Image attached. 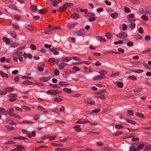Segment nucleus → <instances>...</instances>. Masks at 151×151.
I'll return each instance as SVG.
<instances>
[{
  "instance_id": "aec40b11",
  "label": "nucleus",
  "mask_w": 151,
  "mask_h": 151,
  "mask_svg": "<svg viewBox=\"0 0 151 151\" xmlns=\"http://www.w3.org/2000/svg\"><path fill=\"white\" fill-rule=\"evenodd\" d=\"M80 120V124H84L89 122V121L84 119H81Z\"/></svg>"
},
{
  "instance_id": "1a4fd4ad",
  "label": "nucleus",
  "mask_w": 151,
  "mask_h": 151,
  "mask_svg": "<svg viewBox=\"0 0 151 151\" xmlns=\"http://www.w3.org/2000/svg\"><path fill=\"white\" fill-rule=\"evenodd\" d=\"M67 65V64L64 63H61L59 64L58 65V68L60 69H63L64 67Z\"/></svg>"
},
{
  "instance_id": "4c0bfd02",
  "label": "nucleus",
  "mask_w": 151,
  "mask_h": 151,
  "mask_svg": "<svg viewBox=\"0 0 151 151\" xmlns=\"http://www.w3.org/2000/svg\"><path fill=\"white\" fill-rule=\"evenodd\" d=\"M105 36L107 39H110L112 37V35L109 33H107L105 35Z\"/></svg>"
},
{
  "instance_id": "c85d7f7f",
  "label": "nucleus",
  "mask_w": 151,
  "mask_h": 151,
  "mask_svg": "<svg viewBox=\"0 0 151 151\" xmlns=\"http://www.w3.org/2000/svg\"><path fill=\"white\" fill-rule=\"evenodd\" d=\"M14 111V109L12 108H9V112L8 113V114L10 116H12L13 114L14 113L13 112Z\"/></svg>"
},
{
  "instance_id": "a19ab883",
  "label": "nucleus",
  "mask_w": 151,
  "mask_h": 151,
  "mask_svg": "<svg viewBox=\"0 0 151 151\" xmlns=\"http://www.w3.org/2000/svg\"><path fill=\"white\" fill-rule=\"evenodd\" d=\"M8 96L10 97H17V95L15 93H10Z\"/></svg>"
},
{
  "instance_id": "c756f323",
  "label": "nucleus",
  "mask_w": 151,
  "mask_h": 151,
  "mask_svg": "<svg viewBox=\"0 0 151 151\" xmlns=\"http://www.w3.org/2000/svg\"><path fill=\"white\" fill-rule=\"evenodd\" d=\"M123 134V132L121 131H117L116 132H114L113 133V134L115 136H117L120 134Z\"/></svg>"
},
{
  "instance_id": "a878e982",
  "label": "nucleus",
  "mask_w": 151,
  "mask_h": 151,
  "mask_svg": "<svg viewBox=\"0 0 151 151\" xmlns=\"http://www.w3.org/2000/svg\"><path fill=\"white\" fill-rule=\"evenodd\" d=\"M144 151H151V144L148 145L146 146Z\"/></svg>"
},
{
  "instance_id": "412c9836",
  "label": "nucleus",
  "mask_w": 151,
  "mask_h": 151,
  "mask_svg": "<svg viewBox=\"0 0 151 151\" xmlns=\"http://www.w3.org/2000/svg\"><path fill=\"white\" fill-rule=\"evenodd\" d=\"M128 78L133 81H136L137 80V77L134 75L129 76H128Z\"/></svg>"
},
{
  "instance_id": "4d7b16f0",
  "label": "nucleus",
  "mask_w": 151,
  "mask_h": 151,
  "mask_svg": "<svg viewBox=\"0 0 151 151\" xmlns=\"http://www.w3.org/2000/svg\"><path fill=\"white\" fill-rule=\"evenodd\" d=\"M22 78L24 79H27L31 80L32 78L27 76H24L22 77Z\"/></svg>"
},
{
  "instance_id": "338daca9",
  "label": "nucleus",
  "mask_w": 151,
  "mask_h": 151,
  "mask_svg": "<svg viewBox=\"0 0 151 151\" xmlns=\"http://www.w3.org/2000/svg\"><path fill=\"white\" fill-rule=\"evenodd\" d=\"M30 47L32 50H35L36 49V46L32 44L30 45Z\"/></svg>"
},
{
  "instance_id": "ddd939ff",
  "label": "nucleus",
  "mask_w": 151,
  "mask_h": 151,
  "mask_svg": "<svg viewBox=\"0 0 151 151\" xmlns=\"http://www.w3.org/2000/svg\"><path fill=\"white\" fill-rule=\"evenodd\" d=\"M37 109L39 110L43 111V112L45 113H47L48 112V111L46 109H45L43 107H42L41 106H39L38 107Z\"/></svg>"
},
{
  "instance_id": "2eb2a0df",
  "label": "nucleus",
  "mask_w": 151,
  "mask_h": 151,
  "mask_svg": "<svg viewBox=\"0 0 151 151\" xmlns=\"http://www.w3.org/2000/svg\"><path fill=\"white\" fill-rule=\"evenodd\" d=\"M99 73L101 75V76H103L104 78H105V76L106 74V71L104 70H101L99 72Z\"/></svg>"
},
{
  "instance_id": "49530a36",
  "label": "nucleus",
  "mask_w": 151,
  "mask_h": 151,
  "mask_svg": "<svg viewBox=\"0 0 151 151\" xmlns=\"http://www.w3.org/2000/svg\"><path fill=\"white\" fill-rule=\"evenodd\" d=\"M18 119H20L21 117L17 114L14 113L13 114L12 116Z\"/></svg>"
},
{
  "instance_id": "7ed1b4c3",
  "label": "nucleus",
  "mask_w": 151,
  "mask_h": 151,
  "mask_svg": "<svg viewBox=\"0 0 151 151\" xmlns=\"http://www.w3.org/2000/svg\"><path fill=\"white\" fill-rule=\"evenodd\" d=\"M76 34L78 36H83L85 35V32L84 29H81L79 31H77Z\"/></svg>"
},
{
  "instance_id": "f257e3e1",
  "label": "nucleus",
  "mask_w": 151,
  "mask_h": 151,
  "mask_svg": "<svg viewBox=\"0 0 151 151\" xmlns=\"http://www.w3.org/2000/svg\"><path fill=\"white\" fill-rule=\"evenodd\" d=\"M116 36L121 39H125L127 37V34L124 32H122L116 35Z\"/></svg>"
},
{
  "instance_id": "37998d69",
  "label": "nucleus",
  "mask_w": 151,
  "mask_h": 151,
  "mask_svg": "<svg viewBox=\"0 0 151 151\" xmlns=\"http://www.w3.org/2000/svg\"><path fill=\"white\" fill-rule=\"evenodd\" d=\"M4 90L6 91L11 92L13 90V88L12 87H7L4 88Z\"/></svg>"
},
{
  "instance_id": "79ce46f5",
  "label": "nucleus",
  "mask_w": 151,
  "mask_h": 151,
  "mask_svg": "<svg viewBox=\"0 0 151 151\" xmlns=\"http://www.w3.org/2000/svg\"><path fill=\"white\" fill-rule=\"evenodd\" d=\"M63 91L65 92L68 93H70L71 92V90L70 89L65 88L63 89Z\"/></svg>"
},
{
  "instance_id": "4be33fe9",
  "label": "nucleus",
  "mask_w": 151,
  "mask_h": 151,
  "mask_svg": "<svg viewBox=\"0 0 151 151\" xmlns=\"http://www.w3.org/2000/svg\"><path fill=\"white\" fill-rule=\"evenodd\" d=\"M3 41L4 42H5L7 44H9L10 43V41L9 40L5 37H3Z\"/></svg>"
},
{
  "instance_id": "423d86ee",
  "label": "nucleus",
  "mask_w": 151,
  "mask_h": 151,
  "mask_svg": "<svg viewBox=\"0 0 151 151\" xmlns=\"http://www.w3.org/2000/svg\"><path fill=\"white\" fill-rule=\"evenodd\" d=\"M8 112L3 108L0 107V114L2 115H7Z\"/></svg>"
},
{
  "instance_id": "8fccbe9b",
  "label": "nucleus",
  "mask_w": 151,
  "mask_h": 151,
  "mask_svg": "<svg viewBox=\"0 0 151 151\" xmlns=\"http://www.w3.org/2000/svg\"><path fill=\"white\" fill-rule=\"evenodd\" d=\"M115 127L117 129H119L123 128V126L120 124H118L115 126Z\"/></svg>"
},
{
  "instance_id": "e433bc0d",
  "label": "nucleus",
  "mask_w": 151,
  "mask_h": 151,
  "mask_svg": "<svg viewBox=\"0 0 151 151\" xmlns=\"http://www.w3.org/2000/svg\"><path fill=\"white\" fill-rule=\"evenodd\" d=\"M123 43V41L122 40H120L114 42V44L115 45L118 44H122Z\"/></svg>"
},
{
  "instance_id": "4468645a",
  "label": "nucleus",
  "mask_w": 151,
  "mask_h": 151,
  "mask_svg": "<svg viewBox=\"0 0 151 151\" xmlns=\"http://www.w3.org/2000/svg\"><path fill=\"white\" fill-rule=\"evenodd\" d=\"M73 129L77 132H80L81 129L80 128V126L79 125H76L73 127Z\"/></svg>"
},
{
  "instance_id": "7c9ffc66",
  "label": "nucleus",
  "mask_w": 151,
  "mask_h": 151,
  "mask_svg": "<svg viewBox=\"0 0 151 151\" xmlns=\"http://www.w3.org/2000/svg\"><path fill=\"white\" fill-rule=\"evenodd\" d=\"M130 151H140L137 150V149L134 146H131L129 148Z\"/></svg>"
},
{
  "instance_id": "680f3d73",
  "label": "nucleus",
  "mask_w": 151,
  "mask_h": 151,
  "mask_svg": "<svg viewBox=\"0 0 151 151\" xmlns=\"http://www.w3.org/2000/svg\"><path fill=\"white\" fill-rule=\"evenodd\" d=\"M144 144H141L138 146L137 148L138 149L140 150L144 147Z\"/></svg>"
},
{
  "instance_id": "5fc2aeb1",
  "label": "nucleus",
  "mask_w": 151,
  "mask_h": 151,
  "mask_svg": "<svg viewBox=\"0 0 151 151\" xmlns=\"http://www.w3.org/2000/svg\"><path fill=\"white\" fill-rule=\"evenodd\" d=\"M31 9L33 12H35L37 9V7L36 6H32L31 7Z\"/></svg>"
},
{
  "instance_id": "f8f14e48",
  "label": "nucleus",
  "mask_w": 151,
  "mask_h": 151,
  "mask_svg": "<svg viewBox=\"0 0 151 151\" xmlns=\"http://www.w3.org/2000/svg\"><path fill=\"white\" fill-rule=\"evenodd\" d=\"M49 1L52 5L55 6H56L58 3V2L57 1L55 0H49Z\"/></svg>"
},
{
  "instance_id": "20e7f679",
  "label": "nucleus",
  "mask_w": 151,
  "mask_h": 151,
  "mask_svg": "<svg viewBox=\"0 0 151 151\" xmlns=\"http://www.w3.org/2000/svg\"><path fill=\"white\" fill-rule=\"evenodd\" d=\"M128 21L129 22L131 23L129 25V26L130 27V28L131 29H134L135 27L136 24L134 23H131V22H134L136 21V20L134 19L133 20L129 19L128 20Z\"/></svg>"
},
{
  "instance_id": "6ab92c4d",
  "label": "nucleus",
  "mask_w": 151,
  "mask_h": 151,
  "mask_svg": "<svg viewBox=\"0 0 151 151\" xmlns=\"http://www.w3.org/2000/svg\"><path fill=\"white\" fill-rule=\"evenodd\" d=\"M48 61L52 63L50 64L51 65H53L55 63V60L53 58H50L48 60Z\"/></svg>"
},
{
  "instance_id": "a18cd8bd",
  "label": "nucleus",
  "mask_w": 151,
  "mask_h": 151,
  "mask_svg": "<svg viewBox=\"0 0 151 151\" xmlns=\"http://www.w3.org/2000/svg\"><path fill=\"white\" fill-rule=\"evenodd\" d=\"M65 5L66 7H71L73 6V4L72 3H67L65 4Z\"/></svg>"
},
{
  "instance_id": "69168bd1",
  "label": "nucleus",
  "mask_w": 151,
  "mask_h": 151,
  "mask_svg": "<svg viewBox=\"0 0 151 151\" xmlns=\"http://www.w3.org/2000/svg\"><path fill=\"white\" fill-rule=\"evenodd\" d=\"M146 12L150 15H151V10L148 9V8H145Z\"/></svg>"
},
{
  "instance_id": "9d476101",
  "label": "nucleus",
  "mask_w": 151,
  "mask_h": 151,
  "mask_svg": "<svg viewBox=\"0 0 151 151\" xmlns=\"http://www.w3.org/2000/svg\"><path fill=\"white\" fill-rule=\"evenodd\" d=\"M13 55L14 56L17 55L18 56H21L23 55V53L21 52L16 51L13 53Z\"/></svg>"
},
{
  "instance_id": "bf43d9fd",
  "label": "nucleus",
  "mask_w": 151,
  "mask_h": 151,
  "mask_svg": "<svg viewBox=\"0 0 151 151\" xmlns=\"http://www.w3.org/2000/svg\"><path fill=\"white\" fill-rule=\"evenodd\" d=\"M124 11L125 12L129 13L130 12V10L129 8L126 7L124 8Z\"/></svg>"
},
{
  "instance_id": "39448f33",
  "label": "nucleus",
  "mask_w": 151,
  "mask_h": 151,
  "mask_svg": "<svg viewBox=\"0 0 151 151\" xmlns=\"http://www.w3.org/2000/svg\"><path fill=\"white\" fill-rule=\"evenodd\" d=\"M50 79V76L42 77L40 78V80L42 82H46L48 81Z\"/></svg>"
},
{
  "instance_id": "09e8293b",
  "label": "nucleus",
  "mask_w": 151,
  "mask_h": 151,
  "mask_svg": "<svg viewBox=\"0 0 151 151\" xmlns=\"http://www.w3.org/2000/svg\"><path fill=\"white\" fill-rule=\"evenodd\" d=\"M150 52H151V48H148L146 50L143 51L142 52V53L143 54H145V53H148Z\"/></svg>"
},
{
  "instance_id": "0eeeda50",
  "label": "nucleus",
  "mask_w": 151,
  "mask_h": 151,
  "mask_svg": "<svg viewBox=\"0 0 151 151\" xmlns=\"http://www.w3.org/2000/svg\"><path fill=\"white\" fill-rule=\"evenodd\" d=\"M104 78L103 76L101 75H97L94 76L93 78L94 80H100Z\"/></svg>"
},
{
  "instance_id": "ea45409f",
  "label": "nucleus",
  "mask_w": 151,
  "mask_h": 151,
  "mask_svg": "<svg viewBox=\"0 0 151 151\" xmlns=\"http://www.w3.org/2000/svg\"><path fill=\"white\" fill-rule=\"evenodd\" d=\"M127 122L129 123L132 124H136V122L134 121H133L129 119H128L127 120Z\"/></svg>"
},
{
  "instance_id": "c03bdc74",
  "label": "nucleus",
  "mask_w": 151,
  "mask_h": 151,
  "mask_svg": "<svg viewBox=\"0 0 151 151\" xmlns=\"http://www.w3.org/2000/svg\"><path fill=\"white\" fill-rule=\"evenodd\" d=\"M110 16L113 18H115L117 17L118 14L117 13L115 12L111 14Z\"/></svg>"
},
{
  "instance_id": "cd10ccee",
  "label": "nucleus",
  "mask_w": 151,
  "mask_h": 151,
  "mask_svg": "<svg viewBox=\"0 0 151 151\" xmlns=\"http://www.w3.org/2000/svg\"><path fill=\"white\" fill-rule=\"evenodd\" d=\"M25 27L29 31H32L33 30V29L32 27L29 25L27 24L25 25Z\"/></svg>"
},
{
  "instance_id": "6e6d98bb",
  "label": "nucleus",
  "mask_w": 151,
  "mask_h": 151,
  "mask_svg": "<svg viewBox=\"0 0 151 151\" xmlns=\"http://www.w3.org/2000/svg\"><path fill=\"white\" fill-rule=\"evenodd\" d=\"M142 90V89L140 88H137L133 90L134 92L138 93L140 92Z\"/></svg>"
},
{
  "instance_id": "e2e57ef3",
  "label": "nucleus",
  "mask_w": 151,
  "mask_h": 151,
  "mask_svg": "<svg viewBox=\"0 0 151 151\" xmlns=\"http://www.w3.org/2000/svg\"><path fill=\"white\" fill-rule=\"evenodd\" d=\"M66 83L64 82H60L59 83V85L60 86H65L67 85V84Z\"/></svg>"
},
{
  "instance_id": "473e14b6",
  "label": "nucleus",
  "mask_w": 151,
  "mask_h": 151,
  "mask_svg": "<svg viewBox=\"0 0 151 151\" xmlns=\"http://www.w3.org/2000/svg\"><path fill=\"white\" fill-rule=\"evenodd\" d=\"M136 115L137 116H138L142 119H144L145 118V117L142 113L139 112L136 113Z\"/></svg>"
},
{
  "instance_id": "6e6552de",
  "label": "nucleus",
  "mask_w": 151,
  "mask_h": 151,
  "mask_svg": "<svg viewBox=\"0 0 151 151\" xmlns=\"http://www.w3.org/2000/svg\"><path fill=\"white\" fill-rule=\"evenodd\" d=\"M71 60V58L69 57H63L61 59V61L63 62H68Z\"/></svg>"
},
{
  "instance_id": "5701e85b",
  "label": "nucleus",
  "mask_w": 151,
  "mask_h": 151,
  "mask_svg": "<svg viewBox=\"0 0 151 151\" xmlns=\"http://www.w3.org/2000/svg\"><path fill=\"white\" fill-rule=\"evenodd\" d=\"M115 84H116L117 86L119 88H122L123 87V84L122 83L116 82L115 83Z\"/></svg>"
},
{
  "instance_id": "c9c22d12",
  "label": "nucleus",
  "mask_w": 151,
  "mask_h": 151,
  "mask_svg": "<svg viewBox=\"0 0 151 151\" xmlns=\"http://www.w3.org/2000/svg\"><path fill=\"white\" fill-rule=\"evenodd\" d=\"M48 137V139L52 141L54 140L57 137V136L56 135H53V136L49 135Z\"/></svg>"
},
{
  "instance_id": "f3484780",
  "label": "nucleus",
  "mask_w": 151,
  "mask_h": 151,
  "mask_svg": "<svg viewBox=\"0 0 151 151\" xmlns=\"http://www.w3.org/2000/svg\"><path fill=\"white\" fill-rule=\"evenodd\" d=\"M22 132L25 134H27V136L29 138H31L32 137V136L29 134H28V132L25 130L22 129Z\"/></svg>"
},
{
  "instance_id": "2f4dec72",
  "label": "nucleus",
  "mask_w": 151,
  "mask_h": 151,
  "mask_svg": "<svg viewBox=\"0 0 151 151\" xmlns=\"http://www.w3.org/2000/svg\"><path fill=\"white\" fill-rule=\"evenodd\" d=\"M0 74L2 77L6 78H8L9 77V76L7 74L5 73L2 71H0Z\"/></svg>"
},
{
  "instance_id": "13d9d810",
  "label": "nucleus",
  "mask_w": 151,
  "mask_h": 151,
  "mask_svg": "<svg viewBox=\"0 0 151 151\" xmlns=\"http://www.w3.org/2000/svg\"><path fill=\"white\" fill-rule=\"evenodd\" d=\"M6 129L8 131H11L13 129V127L12 126H6Z\"/></svg>"
},
{
  "instance_id": "dca6fc26",
  "label": "nucleus",
  "mask_w": 151,
  "mask_h": 151,
  "mask_svg": "<svg viewBox=\"0 0 151 151\" xmlns=\"http://www.w3.org/2000/svg\"><path fill=\"white\" fill-rule=\"evenodd\" d=\"M78 23H74L71 24H70L68 26V28L69 29H71L74 27H75L76 25L78 24Z\"/></svg>"
},
{
  "instance_id": "72a5a7b5",
  "label": "nucleus",
  "mask_w": 151,
  "mask_h": 151,
  "mask_svg": "<svg viewBox=\"0 0 151 151\" xmlns=\"http://www.w3.org/2000/svg\"><path fill=\"white\" fill-rule=\"evenodd\" d=\"M72 17L73 19H77L79 18L80 16L78 14H75L72 15Z\"/></svg>"
},
{
  "instance_id": "0e129e2a",
  "label": "nucleus",
  "mask_w": 151,
  "mask_h": 151,
  "mask_svg": "<svg viewBox=\"0 0 151 151\" xmlns=\"http://www.w3.org/2000/svg\"><path fill=\"white\" fill-rule=\"evenodd\" d=\"M22 108L23 109H26L28 111L30 110V108H29L28 107L25 106H22Z\"/></svg>"
},
{
  "instance_id": "b1692460",
  "label": "nucleus",
  "mask_w": 151,
  "mask_h": 151,
  "mask_svg": "<svg viewBox=\"0 0 151 151\" xmlns=\"http://www.w3.org/2000/svg\"><path fill=\"white\" fill-rule=\"evenodd\" d=\"M15 146L17 147L18 151H20L24 149V147L22 145H16Z\"/></svg>"
},
{
  "instance_id": "603ef678",
  "label": "nucleus",
  "mask_w": 151,
  "mask_h": 151,
  "mask_svg": "<svg viewBox=\"0 0 151 151\" xmlns=\"http://www.w3.org/2000/svg\"><path fill=\"white\" fill-rule=\"evenodd\" d=\"M102 149L105 151H110L112 150L111 148L108 147H104Z\"/></svg>"
},
{
  "instance_id": "bb28decb",
  "label": "nucleus",
  "mask_w": 151,
  "mask_h": 151,
  "mask_svg": "<svg viewBox=\"0 0 151 151\" xmlns=\"http://www.w3.org/2000/svg\"><path fill=\"white\" fill-rule=\"evenodd\" d=\"M97 39L100 41L104 42L106 41V40L103 38L101 36H99L97 37Z\"/></svg>"
},
{
  "instance_id": "3c124183",
  "label": "nucleus",
  "mask_w": 151,
  "mask_h": 151,
  "mask_svg": "<svg viewBox=\"0 0 151 151\" xmlns=\"http://www.w3.org/2000/svg\"><path fill=\"white\" fill-rule=\"evenodd\" d=\"M52 145L56 147H62L63 145L62 144H59L55 143H53Z\"/></svg>"
},
{
  "instance_id": "58836bf2",
  "label": "nucleus",
  "mask_w": 151,
  "mask_h": 151,
  "mask_svg": "<svg viewBox=\"0 0 151 151\" xmlns=\"http://www.w3.org/2000/svg\"><path fill=\"white\" fill-rule=\"evenodd\" d=\"M142 19L144 21H147L148 19V17L145 15H143L141 17Z\"/></svg>"
},
{
  "instance_id": "f704fd0d",
  "label": "nucleus",
  "mask_w": 151,
  "mask_h": 151,
  "mask_svg": "<svg viewBox=\"0 0 151 151\" xmlns=\"http://www.w3.org/2000/svg\"><path fill=\"white\" fill-rule=\"evenodd\" d=\"M97 98L102 99H105V97L104 95L103 94H99L96 96Z\"/></svg>"
},
{
  "instance_id": "de8ad7c7",
  "label": "nucleus",
  "mask_w": 151,
  "mask_h": 151,
  "mask_svg": "<svg viewBox=\"0 0 151 151\" xmlns=\"http://www.w3.org/2000/svg\"><path fill=\"white\" fill-rule=\"evenodd\" d=\"M62 100H63L62 99H61L59 98H58V97L55 98L54 99V101H55L56 102H61L62 101Z\"/></svg>"
},
{
  "instance_id": "a211bd4d",
  "label": "nucleus",
  "mask_w": 151,
  "mask_h": 151,
  "mask_svg": "<svg viewBox=\"0 0 151 151\" xmlns=\"http://www.w3.org/2000/svg\"><path fill=\"white\" fill-rule=\"evenodd\" d=\"M23 84L25 85H32L33 84V83L30 82L29 81L27 80L24 81L23 83Z\"/></svg>"
},
{
  "instance_id": "9b49d317",
  "label": "nucleus",
  "mask_w": 151,
  "mask_h": 151,
  "mask_svg": "<svg viewBox=\"0 0 151 151\" xmlns=\"http://www.w3.org/2000/svg\"><path fill=\"white\" fill-rule=\"evenodd\" d=\"M85 103L87 104H90L91 105H93L95 104V102L94 100H86Z\"/></svg>"
},
{
  "instance_id": "f03ea898",
  "label": "nucleus",
  "mask_w": 151,
  "mask_h": 151,
  "mask_svg": "<svg viewBox=\"0 0 151 151\" xmlns=\"http://www.w3.org/2000/svg\"><path fill=\"white\" fill-rule=\"evenodd\" d=\"M46 93L48 94H51L55 96L58 94L61 93V92L60 91L58 90H53L51 89L47 91Z\"/></svg>"
},
{
  "instance_id": "774afa93",
  "label": "nucleus",
  "mask_w": 151,
  "mask_h": 151,
  "mask_svg": "<svg viewBox=\"0 0 151 151\" xmlns=\"http://www.w3.org/2000/svg\"><path fill=\"white\" fill-rule=\"evenodd\" d=\"M11 35L14 38H15L17 36V35L16 33L13 32H11Z\"/></svg>"
},
{
  "instance_id": "052dcab7",
  "label": "nucleus",
  "mask_w": 151,
  "mask_h": 151,
  "mask_svg": "<svg viewBox=\"0 0 151 151\" xmlns=\"http://www.w3.org/2000/svg\"><path fill=\"white\" fill-rule=\"evenodd\" d=\"M96 19V18L94 17H90L89 18V21L90 22L94 21Z\"/></svg>"
},
{
  "instance_id": "393cba45",
  "label": "nucleus",
  "mask_w": 151,
  "mask_h": 151,
  "mask_svg": "<svg viewBox=\"0 0 151 151\" xmlns=\"http://www.w3.org/2000/svg\"><path fill=\"white\" fill-rule=\"evenodd\" d=\"M66 8H67L65 5V4H64L62 7L60 8L59 11L60 12H61L63 11H65L66 9Z\"/></svg>"
},
{
  "instance_id": "864d4df0",
  "label": "nucleus",
  "mask_w": 151,
  "mask_h": 151,
  "mask_svg": "<svg viewBox=\"0 0 151 151\" xmlns=\"http://www.w3.org/2000/svg\"><path fill=\"white\" fill-rule=\"evenodd\" d=\"M133 71L138 73H142L143 72V70L141 69H134Z\"/></svg>"
}]
</instances>
